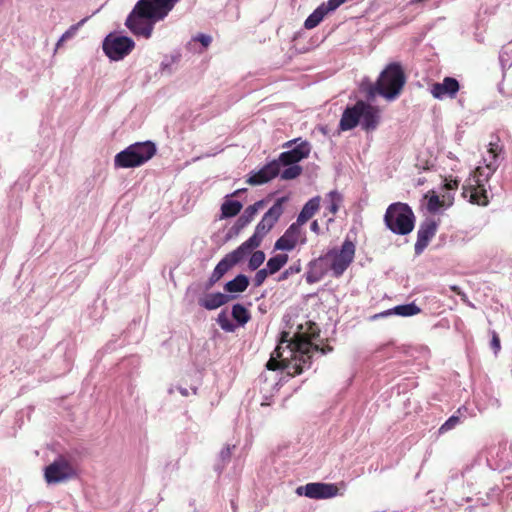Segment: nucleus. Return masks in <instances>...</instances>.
Returning a JSON list of instances; mask_svg holds the SVG:
<instances>
[{
  "mask_svg": "<svg viewBox=\"0 0 512 512\" xmlns=\"http://www.w3.org/2000/svg\"><path fill=\"white\" fill-rule=\"evenodd\" d=\"M265 260V254L263 251H255L249 259V268L251 270L258 269Z\"/></svg>",
  "mask_w": 512,
  "mask_h": 512,
  "instance_id": "nucleus-32",
  "label": "nucleus"
},
{
  "mask_svg": "<svg viewBox=\"0 0 512 512\" xmlns=\"http://www.w3.org/2000/svg\"><path fill=\"white\" fill-rule=\"evenodd\" d=\"M287 261V254H277L267 261L266 269L269 271V274H275L287 263Z\"/></svg>",
  "mask_w": 512,
  "mask_h": 512,
  "instance_id": "nucleus-29",
  "label": "nucleus"
},
{
  "mask_svg": "<svg viewBox=\"0 0 512 512\" xmlns=\"http://www.w3.org/2000/svg\"><path fill=\"white\" fill-rule=\"evenodd\" d=\"M328 12L324 9L322 5L316 8L312 14H310L304 22V27L306 29H313L323 20L325 15Z\"/></svg>",
  "mask_w": 512,
  "mask_h": 512,
  "instance_id": "nucleus-28",
  "label": "nucleus"
},
{
  "mask_svg": "<svg viewBox=\"0 0 512 512\" xmlns=\"http://www.w3.org/2000/svg\"><path fill=\"white\" fill-rule=\"evenodd\" d=\"M289 200L288 196L278 198L273 206L263 215L257 224L254 234L241 244L247 252L261 245L263 238L272 230L284 212V204Z\"/></svg>",
  "mask_w": 512,
  "mask_h": 512,
  "instance_id": "nucleus-4",
  "label": "nucleus"
},
{
  "mask_svg": "<svg viewBox=\"0 0 512 512\" xmlns=\"http://www.w3.org/2000/svg\"><path fill=\"white\" fill-rule=\"evenodd\" d=\"M134 41L126 36L108 35L103 42L105 54L114 61H119L127 56L134 48Z\"/></svg>",
  "mask_w": 512,
  "mask_h": 512,
  "instance_id": "nucleus-9",
  "label": "nucleus"
},
{
  "mask_svg": "<svg viewBox=\"0 0 512 512\" xmlns=\"http://www.w3.org/2000/svg\"><path fill=\"white\" fill-rule=\"evenodd\" d=\"M296 493L310 499H329L338 494V487L332 483L313 482L299 486Z\"/></svg>",
  "mask_w": 512,
  "mask_h": 512,
  "instance_id": "nucleus-10",
  "label": "nucleus"
},
{
  "mask_svg": "<svg viewBox=\"0 0 512 512\" xmlns=\"http://www.w3.org/2000/svg\"><path fill=\"white\" fill-rule=\"evenodd\" d=\"M217 320H219V321L227 320V319H226V316H225V313H224V312L220 313V314H219V316H218V318H217Z\"/></svg>",
  "mask_w": 512,
  "mask_h": 512,
  "instance_id": "nucleus-50",
  "label": "nucleus"
},
{
  "mask_svg": "<svg viewBox=\"0 0 512 512\" xmlns=\"http://www.w3.org/2000/svg\"><path fill=\"white\" fill-rule=\"evenodd\" d=\"M320 207V197L316 196L310 199L302 208L299 213L296 222L299 225H304L309 219H311L314 214L319 210Z\"/></svg>",
  "mask_w": 512,
  "mask_h": 512,
  "instance_id": "nucleus-22",
  "label": "nucleus"
},
{
  "mask_svg": "<svg viewBox=\"0 0 512 512\" xmlns=\"http://www.w3.org/2000/svg\"><path fill=\"white\" fill-rule=\"evenodd\" d=\"M281 173V178L284 180H292L297 178L302 173V167L299 165H287Z\"/></svg>",
  "mask_w": 512,
  "mask_h": 512,
  "instance_id": "nucleus-31",
  "label": "nucleus"
},
{
  "mask_svg": "<svg viewBox=\"0 0 512 512\" xmlns=\"http://www.w3.org/2000/svg\"><path fill=\"white\" fill-rule=\"evenodd\" d=\"M460 85L457 79L445 77L441 83L436 82L431 86V94L436 99H443L445 96L455 98Z\"/></svg>",
  "mask_w": 512,
  "mask_h": 512,
  "instance_id": "nucleus-17",
  "label": "nucleus"
},
{
  "mask_svg": "<svg viewBox=\"0 0 512 512\" xmlns=\"http://www.w3.org/2000/svg\"><path fill=\"white\" fill-rule=\"evenodd\" d=\"M329 197L331 198V204L328 207V210L332 214H335L338 211V209H339L338 203L340 202L341 198H340L339 194L336 191H331L329 193Z\"/></svg>",
  "mask_w": 512,
  "mask_h": 512,
  "instance_id": "nucleus-36",
  "label": "nucleus"
},
{
  "mask_svg": "<svg viewBox=\"0 0 512 512\" xmlns=\"http://www.w3.org/2000/svg\"><path fill=\"white\" fill-rule=\"evenodd\" d=\"M469 193L470 202L481 206H486L489 203L485 185L471 183L463 187V195L467 196Z\"/></svg>",
  "mask_w": 512,
  "mask_h": 512,
  "instance_id": "nucleus-19",
  "label": "nucleus"
},
{
  "mask_svg": "<svg viewBox=\"0 0 512 512\" xmlns=\"http://www.w3.org/2000/svg\"><path fill=\"white\" fill-rule=\"evenodd\" d=\"M304 242L302 239L301 225L297 222L291 224L285 233L276 241L275 249L278 250H293L299 242Z\"/></svg>",
  "mask_w": 512,
  "mask_h": 512,
  "instance_id": "nucleus-13",
  "label": "nucleus"
},
{
  "mask_svg": "<svg viewBox=\"0 0 512 512\" xmlns=\"http://www.w3.org/2000/svg\"><path fill=\"white\" fill-rule=\"evenodd\" d=\"M233 320H249L248 310L241 304H235L232 308Z\"/></svg>",
  "mask_w": 512,
  "mask_h": 512,
  "instance_id": "nucleus-33",
  "label": "nucleus"
},
{
  "mask_svg": "<svg viewBox=\"0 0 512 512\" xmlns=\"http://www.w3.org/2000/svg\"><path fill=\"white\" fill-rule=\"evenodd\" d=\"M86 20V18L82 19L77 24L72 25L65 33H63V35L57 42V47H60L65 41L74 37L78 29L85 23Z\"/></svg>",
  "mask_w": 512,
  "mask_h": 512,
  "instance_id": "nucleus-30",
  "label": "nucleus"
},
{
  "mask_svg": "<svg viewBox=\"0 0 512 512\" xmlns=\"http://www.w3.org/2000/svg\"><path fill=\"white\" fill-rule=\"evenodd\" d=\"M462 410L466 411V407L458 408V411H457V412H458V413H461V411H462Z\"/></svg>",
  "mask_w": 512,
  "mask_h": 512,
  "instance_id": "nucleus-52",
  "label": "nucleus"
},
{
  "mask_svg": "<svg viewBox=\"0 0 512 512\" xmlns=\"http://www.w3.org/2000/svg\"><path fill=\"white\" fill-rule=\"evenodd\" d=\"M498 168L495 162H489L484 167L479 166L475 169L472 181L473 183L485 185Z\"/></svg>",
  "mask_w": 512,
  "mask_h": 512,
  "instance_id": "nucleus-21",
  "label": "nucleus"
},
{
  "mask_svg": "<svg viewBox=\"0 0 512 512\" xmlns=\"http://www.w3.org/2000/svg\"><path fill=\"white\" fill-rule=\"evenodd\" d=\"M363 101H357L353 106H348L343 111L339 122V128L342 131H348L355 128L361 122V113L363 112Z\"/></svg>",
  "mask_w": 512,
  "mask_h": 512,
  "instance_id": "nucleus-14",
  "label": "nucleus"
},
{
  "mask_svg": "<svg viewBox=\"0 0 512 512\" xmlns=\"http://www.w3.org/2000/svg\"><path fill=\"white\" fill-rule=\"evenodd\" d=\"M269 271L267 269H260L256 272L253 282L256 287L261 286L267 278Z\"/></svg>",
  "mask_w": 512,
  "mask_h": 512,
  "instance_id": "nucleus-39",
  "label": "nucleus"
},
{
  "mask_svg": "<svg viewBox=\"0 0 512 512\" xmlns=\"http://www.w3.org/2000/svg\"><path fill=\"white\" fill-rule=\"evenodd\" d=\"M444 186L447 190H456L459 186V181L457 179H446Z\"/></svg>",
  "mask_w": 512,
  "mask_h": 512,
  "instance_id": "nucleus-44",
  "label": "nucleus"
},
{
  "mask_svg": "<svg viewBox=\"0 0 512 512\" xmlns=\"http://www.w3.org/2000/svg\"><path fill=\"white\" fill-rule=\"evenodd\" d=\"M193 40L200 42L205 48L208 47L212 42L211 36L205 34H199L196 37H194Z\"/></svg>",
  "mask_w": 512,
  "mask_h": 512,
  "instance_id": "nucleus-43",
  "label": "nucleus"
},
{
  "mask_svg": "<svg viewBox=\"0 0 512 512\" xmlns=\"http://www.w3.org/2000/svg\"><path fill=\"white\" fill-rule=\"evenodd\" d=\"M363 112L361 113V126L366 131H373L377 128L380 119V111L377 107L363 101Z\"/></svg>",
  "mask_w": 512,
  "mask_h": 512,
  "instance_id": "nucleus-18",
  "label": "nucleus"
},
{
  "mask_svg": "<svg viewBox=\"0 0 512 512\" xmlns=\"http://www.w3.org/2000/svg\"><path fill=\"white\" fill-rule=\"evenodd\" d=\"M459 416L453 415L448 420L445 421L444 424L439 429L440 433L447 432L453 429L459 423Z\"/></svg>",
  "mask_w": 512,
  "mask_h": 512,
  "instance_id": "nucleus-35",
  "label": "nucleus"
},
{
  "mask_svg": "<svg viewBox=\"0 0 512 512\" xmlns=\"http://www.w3.org/2000/svg\"><path fill=\"white\" fill-rule=\"evenodd\" d=\"M327 337L323 336L317 322H304L297 325V331H283L280 341L267 362L269 370L286 369L288 374H300L310 367L313 353L325 354L332 348L324 345Z\"/></svg>",
  "mask_w": 512,
  "mask_h": 512,
  "instance_id": "nucleus-1",
  "label": "nucleus"
},
{
  "mask_svg": "<svg viewBox=\"0 0 512 512\" xmlns=\"http://www.w3.org/2000/svg\"><path fill=\"white\" fill-rule=\"evenodd\" d=\"M499 140L497 142H490L489 143V149L488 152L491 154L493 160L491 162L496 163V159L499 156V154L503 151V147L499 145Z\"/></svg>",
  "mask_w": 512,
  "mask_h": 512,
  "instance_id": "nucleus-37",
  "label": "nucleus"
},
{
  "mask_svg": "<svg viewBox=\"0 0 512 512\" xmlns=\"http://www.w3.org/2000/svg\"><path fill=\"white\" fill-rule=\"evenodd\" d=\"M311 152V145L308 141H301L296 147L279 155V164L296 165L299 161L307 158Z\"/></svg>",
  "mask_w": 512,
  "mask_h": 512,
  "instance_id": "nucleus-15",
  "label": "nucleus"
},
{
  "mask_svg": "<svg viewBox=\"0 0 512 512\" xmlns=\"http://www.w3.org/2000/svg\"><path fill=\"white\" fill-rule=\"evenodd\" d=\"M310 228L315 233H319V231H320L319 224H318V222L316 220L311 223Z\"/></svg>",
  "mask_w": 512,
  "mask_h": 512,
  "instance_id": "nucleus-45",
  "label": "nucleus"
},
{
  "mask_svg": "<svg viewBox=\"0 0 512 512\" xmlns=\"http://www.w3.org/2000/svg\"><path fill=\"white\" fill-rule=\"evenodd\" d=\"M266 205V201L265 200H259L257 202H255L254 204L248 206L243 214L238 218L237 222H236V226L241 229V228H244L246 225H248L255 217V215L257 214V212L260 210V209H263Z\"/></svg>",
  "mask_w": 512,
  "mask_h": 512,
  "instance_id": "nucleus-20",
  "label": "nucleus"
},
{
  "mask_svg": "<svg viewBox=\"0 0 512 512\" xmlns=\"http://www.w3.org/2000/svg\"><path fill=\"white\" fill-rule=\"evenodd\" d=\"M76 476L72 463L64 456H59L44 469V478L48 484H59Z\"/></svg>",
  "mask_w": 512,
  "mask_h": 512,
  "instance_id": "nucleus-8",
  "label": "nucleus"
},
{
  "mask_svg": "<svg viewBox=\"0 0 512 512\" xmlns=\"http://www.w3.org/2000/svg\"><path fill=\"white\" fill-rule=\"evenodd\" d=\"M156 153L154 143L138 142L116 154L114 164L119 168L137 167L150 160Z\"/></svg>",
  "mask_w": 512,
  "mask_h": 512,
  "instance_id": "nucleus-6",
  "label": "nucleus"
},
{
  "mask_svg": "<svg viewBox=\"0 0 512 512\" xmlns=\"http://www.w3.org/2000/svg\"><path fill=\"white\" fill-rule=\"evenodd\" d=\"M228 298L226 295L221 293L208 294L199 300V304L208 309L213 310L227 302Z\"/></svg>",
  "mask_w": 512,
  "mask_h": 512,
  "instance_id": "nucleus-24",
  "label": "nucleus"
},
{
  "mask_svg": "<svg viewBox=\"0 0 512 512\" xmlns=\"http://www.w3.org/2000/svg\"><path fill=\"white\" fill-rule=\"evenodd\" d=\"M247 251L240 245L237 249L225 255L214 268L211 279L218 281L228 272L232 267L241 262L247 255Z\"/></svg>",
  "mask_w": 512,
  "mask_h": 512,
  "instance_id": "nucleus-11",
  "label": "nucleus"
},
{
  "mask_svg": "<svg viewBox=\"0 0 512 512\" xmlns=\"http://www.w3.org/2000/svg\"><path fill=\"white\" fill-rule=\"evenodd\" d=\"M248 285V277L243 274H239L233 280L225 284L224 290L228 293H241L247 289Z\"/></svg>",
  "mask_w": 512,
  "mask_h": 512,
  "instance_id": "nucleus-25",
  "label": "nucleus"
},
{
  "mask_svg": "<svg viewBox=\"0 0 512 512\" xmlns=\"http://www.w3.org/2000/svg\"><path fill=\"white\" fill-rule=\"evenodd\" d=\"M406 77L399 63H390L381 72L375 85L371 87V94H379L386 99H395L405 85Z\"/></svg>",
  "mask_w": 512,
  "mask_h": 512,
  "instance_id": "nucleus-3",
  "label": "nucleus"
},
{
  "mask_svg": "<svg viewBox=\"0 0 512 512\" xmlns=\"http://www.w3.org/2000/svg\"><path fill=\"white\" fill-rule=\"evenodd\" d=\"M323 261H320V258L318 260L312 261L309 264V271L306 273V281L309 284L316 283L320 281L324 275V271L322 268H319V265Z\"/></svg>",
  "mask_w": 512,
  "mask_h": 512,
  "instance_id": "nucleus-27",
  "label": "nucleus"
},
{
  "mask_svg": "<svg viewBox=\"0 0 512 512\" xmlns=\"http://www.w3.org/2000/svg\"><path fill=\"white\" fill-rule=\"evenodd\" d=\"M384 222L393 233L407 235L414 229L415 215L408 204L396 202L388 206Z\"/></svg>",
  "mask_w": 512,
  "mask_h": 512,
  "instance_id": "nucleus-5",
  "label": "nucleus"
},
{
  "mask_svg": "<svg viewBox=\"0 0 512 512\" xmlns=\"http://www.w3.org/2000/svg\"><path fill=\"white\" fill-rule=\"evenodd\" d=\"M246 322H219L225 332H234L237 328L243 326Z\"/></svg>",
  "mask_w": 512,
  "mask_h": 512,
  "instance_id": "nucleus-41",
  "label": "nucleus"
},
{
  "mask_svg": "<svg viewBox=\"0 0 512 512\" xmlns=\"http://www.w3.org/2000/svg\"><path fill=\"white\" fill-rule=\"evenodd\" d=\"M437 229L438 222L433 218H427L420 224L417 232V241L414 247L417 255L421 254L429 245V242L435 236Z\"/></svg>",
  "mask_w": 512,
  "mask_h": 512,
  "instance_id": "nucleus-12",
  "label": "nucleus"
},
{
  "mask_svg": "<svg viewBox=\"0 0 512 512\" xmlns=\"http://www.w3.org/2000/svg\"><path fill=\"white\" fill-rule=\"evenodd\" d=\"M229 456H230V448L229 447H227L226 449L221 451V457L222 458H226V457H229Z\"/></svg>",
  "mask_w": 512,
  "mask_h": 512,
  "instance_id": "nucleus-46",
  "label": "nucleus"
},
{
  "mask_svg": "<svg viewBox=\"0 0 512 512\" xmlns=\"http://www.w3.org/2000/svg\"><path fill=\"white\" fill-rule=\"evenodd\" d=\"M279 171V162L273 160L266 164L265 166H263L260 170L253 172L246 180V182L252 186L261 185L275 178L279 174Z\"/></svg>",
  "mask_w": 512,
  "mask_h": 512,
  "instance_id": "nucleus-16",
  "label": "nucleus"
},
{
  "mask_svg": "<svg viewBox=\"0 0 512 512\" xmlns=\"http://www.w3.org/2000/svg\"><path fill=\"white\" fill-rule=\"evenodd\" d=\"M420 312V309L417 305H415L414 303H409V304H404V305H399V306H396L394 309L392 310H387L383 313H380V314H377V315H374L373 318H377V317H385V316H389L391 314H396V315H399V316H402V317H409V316H413V315H416Z\"/></svg>",
  "mask_w": 512,
  "mask_h": 512,
  "instance_id": "nucleus-23",
  "label": "nucleus"
},
{
  "mask_svg": "<svg viewBox=\"0 0 512 512\" xmlns=\"http://www.w3.org/2000/svg\"><path fill=\"white\" fill-rule=\"evenodd\" d=\"M301 271V265L300 263H296V264H293L291 265L289 268H287L284 272H282V274L280 275L279 277V280H285L287 279L290 275H293V274H298L299 272Z\"/></svg>",
  "mask_w": 512,
  "mask_h": 512,
  "instance_id": "nucleus-38",
  "label": "nucleus"
},
{
  "mask_svg": "<svg viewBox=\"0 0 512 512\" xmlns=\"http://www.w3.org/2000/svg\"><path fill=\"white\" fill-rule=\"evenodd\" d=\"M241 202L234 200V201H225L221 205V218H231L236 215H238L242 209Z\"/></svg>",
  "mask_w": 512,
  "mask_h": 512,
  "instance_id": "nucleus-26",
  "label": "nucleus"
},
{
  "mask_svg": "<svg viewBox=\"0 0 512 512\" xmlns=\"http://www.w3.org/2000/svg\"><path fill=\"white\" fill-rule=\"evenodd\" d=\"M179 392L183 395V396H188V390L186 388H179Z\"/></svg>",
  "mask_w": 512,
  "mask_h": 512,
  "instance_id": "nucleus-49",
  "label": "nucleus"
},
{
  "mask_svg": "<svg viewBox=\"0 0 512 512\" xmlns=\"http://www.w3.org/2000/svg\"><path fill=\"white\" fill-rule=\"evenodd\" d=\"M345 2H347V0H328L327 3H322L321 5L329 13L331 11L336 10L338 7H340Z\"/></svg>",
  "mask_w": 512,
  "mask_h": 512,
  "instance_id": "nucleus-40",
  "label": "nucleus"
},
{
  "mask_svg": "<svg viewBox=\"0 0 512 512\" xmlns=\"http://www.w3.org/2000/svg\"><path fill=\"white\" fill-rule=\"evenodd\" d=\"M444 205V202L440 200L439 196L433 194L429 199L427 203V209L429 212L435 213L437 212L442 206Z\"/></svg>",
  "mask_w": 512,
  "mask_h": 512,
  "instance_id": "nucleus-34",
  "label": "nucleus"
},
{
  "mask_svg": "<svg viewBox=\"0 0 512 512\" xmlns=\"http://www.w3.org/2000/svg\"><path fill=\"white\" fill-rule=\"evenodd\" d=\"M490 333H491L490 346H491L492 350L494 351V353L497 354L501 349L500 338L494 330H492Z\"/></svg>",
  "mask_w": 512,
  "mask_h": 512,
  "instance_id": "nucleus-42",
  "label": "nucleus"
},
{
  "mask_svg": "<svg viewBox=\"0 0 512 512\" xmlns=\"http://www.w3.org/2000/svg\"><path fill=\"white\" fill-rule=\"evenodd\" d=\"M179 0H139L126 19V26L137 36L150 38L153 22L162 20Z\"/></svg>",
  "mask_w": 512,
  "mask_h": 512,
  "instance_id": "nucleus-2",
  "label": "nucleus"
},
{
  "mask_svg": "<svg viewBox=\"0 0 512 512\" xmlns=\"http://www.w3.org/2000/svg\"><path fill=\"white\" fill-rule=\"evenodd\" d=\"M355 251L354 243L350 240H345L339 250L332 249L328 251L323 257H320V261L329 264L333 276L338 278L343 275L353 262Z\"/></svg>",
  "mask_w": 512,
  "mask_h": 512,
  "instance_id": "nucleus-7",
  "label": "nucleus"
},
{
  "mask_svg": "<svg viewBox=\"0 0 512 512\" xmlns=\"http://www.w3.org/2000/svg\"><path fill=\"white\" fill-rule=\"evenodd\" d=\"M299 139H293L284 144V147H290L292 144L296 143Z\"/></svg>",
  "mask_w": 512,
  "mask_h": 512,
  "instance_id": "nucleus-48",
  "label": "nucleus"
},
{
  "mask_svg": "<svg viewBox=\"0 0 512 512\" xmlns=\"http://www.w3.org/2000/svg\"><path fill=\"white\" fill-rule=\"evenodd\" d=\"M243 190H236L231 196H237L240 192H242Z\"/></svg>",
  "mask_w": 512,
  "mask_h": 512,
  "instance_id": "nucleus-51",
  "label": "nucleus"
},
{
  "mask_svg": "<svg viewBox=\"0 0 512 512\" xmlns=\"http://www.w3.org/2000/svg\"><path fill=\"white\" fill-rule=\"evenodd\" d=\"M451 290L456 292L458 295H461L463 298L465 297V294L461 292L460 288L457 286H452Z\"/></svg>",
  "mask_w": 512,
  "mask_h": 512,
  "instance_id": "nucleus-47",
  "label": "nucleus"
}]
</instances>
